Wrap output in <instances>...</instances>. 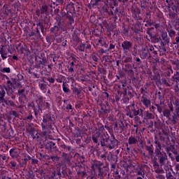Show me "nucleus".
<instances>
[{
	"label": "nucleus",
	"instance_id": "8",
	"mask_svg": "<svg viewBox=\"0 0 179 179\" xmlns=\"http://www.w3.org/2000/svg\"><path fill=\"white\" fill-rule=\"evenodd\" d=\"M144 106H146V107H148V106H149V104H150V101L148 99H145L143 101Z\"/></svg>",
	"mask_w": 179,
	"mask_h": 179
},
{
	"label": "nucleus",
	"instance_id": "1",
	"mask_svg": "<svg viewBox=\"0 0 179 179\" xmlns=\"http://www.w3.org/2000/svg\"><path fill=\"white\" fill-rule=\"evenodd\" d=\"M122 47L125 52H128L131 47H132V44L128 41H124L123 43H122Z\"/></svg>",
	"mask_w": 179,
	"mask_h": 179
},
{
	"label": "nucleus",
	"instance_id": "6",
	"mask_svg": "<svg viewBox=\"0 0 179 179\" xmlns=\"http://www.w3.org/2000/svg\"><path fill=\"white\" fill-rule=\"evenodd\" d=\"M1 71L3 73H10V68L9 67H5V68H3Z\"/></svg>",
	"mask_w": 179,
	"mask_h": 179
},
{
	"label": "nucleus",
	"instance_id": "24",
	"mask_svg": "<svg viewBox=\"0 0 179 179\" xmlns=\"http://www.w3.org/2000/svg\"><path fill=\"white\" fill-rule=\"evenodd\" d=\"M41 89H44V87H43V85H41Z\"/></svg>",
	"mask_w": 179,
	"mask_h": 179
},
{
	"label": "nucleus",
	"instance_id": "19",
	"mask_svg": "<svg viewBox=\"0 0 179 179\" xmlns=\"http://www.w3.org/2000/svg\"><path fill=\"white\" fill-rule=\"evenodd\" d=\"M101 52L102 54H104V52H106V51L104 50V49H101Z\"/></svg>",
	"mask_w": 179,
	"mask_h": 179
},
{
	"label": "nucleus",
	"instance_id": "13",
	"mask_svg": "<svg viewBox=\"0 0 179 179\" xmlns=\"http://www.w3.org/2000/svg\"><path fill=\"white\" fill-rule=\"evenodd\" d=\"M92 141L95 143H97L98 141H97V137L93 136H92Z\"/></svg>",
	"mask_w": 179,
	"mask_h": 179
},
{
	"label": "nucleus",
	"instance_id": "22",
	"mask_svg": "<svg viewBox=\"0 0 179 179\" xmlns=\"http://www.w3.org/2000/svg\"><path fill=\"white\" fill-rule=\"evenodd\" d=\"M136 61H137V62H139V61H141V59L138 58V59H136Z\"/></svg>",
	"mask_w": 179,
	"mask_h": 179
},
{
	"label": "nucleus",
	"instance_id": "27",
	"mask_svg": "<svg viewBox=\"0 0 179 179\" xmlns=\"http://www.w3.org/2000/svg\"><path fill=\"white\" fill-rule=\"evenodd\" d=\"M101 41V40H99V43Z\"/></svg>",
	"mask_w": 179,
	"mask_h": 179
},
{
	"label": "nucleus",
	"instance_id": "17",
	"mask_svg": "<svg viewBox=\"0 0 179 179\" xmlns=\"http://www.w3.org/2000/svg\"><path fill=\"white\" fill-rule=\"evenodd\" d=\"M24 90H22L21 91H19L18 92V93H20V94H22V93H24Z\"/></svg>",
	"mask_w": 179,
	"mask_h": 179
},
{
	"label": "nucleus",
	"instance_id": "18",
	"mask_svg": "<svg viewBox=\"0 0 179 179\" xmlns=\"http://www.w3.org/2000/svg\"><path fill=\"white\" fill-rule=\"evenodd\" d=\"M176 43H179V36L176 38Z\"/></svg>",
	"mask_w": 179,
	"mask_h": 179
},
{
	"label": "nucleus",
	"instance_id": "9",
	"mask_svg": "<svg viewBox=\"0 0 179 179\" xmlns=\"http://www.w3.org/2000/svg\"><path fill=\"white\" fill-rule=\"evenodd\" d=\"M62 87H63V91L64 92V93H68L69 92V87H66V85H65V84L62 85Z\"/></svg>",
	"mask_w": 179,
	"mask_h": 179
},
{
	"label": "nucleus",
	"instance_id": "2",
	"mask_svg": "<svg viewBox=\"0 0 179 179\" xmlns=\"http://www.w3.org/2000/svg\"><path fill=\"white\" fill-rule=\"evenodd\" d=\"M5 90H6V88L4 87H0V101H2V99L5 97Z\"/></svg>",
	"mask_w": 179,
	"mask_h": 179
},
{
	"label": "nucleus",
	"instance_id": "26",
	"mask_svg": "<svg viewBox=\"0 0 179 179\" xmlns=\"http://www.w3.org/2000/svg\"><path fill=\"white\" fill-rule=\"evenodd\" d=\"M120 2H121V1H122V0H118Z\"/></svg>",
	"mask_w": 179,
	"mask_h": 179
},
{
	"label": "nucleus",
	"instance_id": "11",
	"mask_svg": "<svg viewBox=\"0 0 179 179\" xmlns=\"http://www.w3.org/2000/svg\"><path fill=\"white\" fill-rule=\"evenodd\" d=\"M166 156L165 155V157H162L159 159V162L161 164H164V160H166Z\"/></svg>",
	"mask_w": 179,
	"mask_h": 179
},
{
	"label": "nucleus",
	"instance_id": "21",
	"mask_svg": "<svg viewBox=\"0 0 179 179\" xmlns=\"http://www.w3.org/2000/svg\"><path fill=\"white\" fill-rule=\"evenodd\" d=\"M13 59H17V57H16V56H13Z\"/></svg>",
	"mask_w": 179,
	"mask_h": 179
},
{
	"label": "nucleus",
	"instance_id": "14",
	"mask_svg": "<svg viewBox=\"0 0 179 179\" xmlns=\"http://www.w3.org/2000/svg\"><path fill=\"white\" fill-rule=\"evenodd\" d=\"M69 72H73V66H71L69 68Z\"/></svg>",
	"mask_w": 179,
	"mask_h": 179
},
{
	"label": "nucleus",
	"instance_id": "5",
	"mask_svg": "<svg viewBox=\"0 0 179 179\" xmlns=\"http://www.w3.org/2000/svg\"><path fill=\"white\" fill-rule=\"evenodd\" d=\"M138 142V140L135 137H130L129 138V143L130 145H134V143H136Z\"/></svg>",
	"mask_w": 179,
	"mask_h": 179
},
{
	"label": "nucleus",
	"instance_id": "25",
	"mask_svg": "<svg viewBox=\"0 0 179 179\" xmlns=\"http://www.w3.org/2000/svg\"><path fill=\"white\" fill-rule=\"evenodd\" d=\"M177 162H179V159L178 158H177Z\"/></svg>",
	"mask_w": 179,
	"mask_h": 179
},
{
	"label": "nucleus",
	"instance_id": "3",
	"mask_svg": "<svg viewBox=\"0 0 179 179\" xmlns=\"http://www.w3.org/2000/svg\"><path fill=\"white\" fill-rule=\"evenodd\" d=\"M0 54L2 59H6L8 58V52L3 48L0 49Z\"/></svg>",
	"mask_w": 179,
	"mask_h": 179
},
{
	"label": "nucleus",
	"instance_id": "16",
	"mask_svg": "<svg viewBox=\"0 0 179 179\" xmlns=\"http://www.w3.org/2000/svg\"><path fill=\"white\" fill-rule=\"evenodd\" d=\"M148 150H149L150 155H152L153 153V149L149 148Z\"/></svg>",
	"mask_w": 179,
	"mask_h": 179
},
{
	"label": "nucleus",
	"instance_id": "23",
	"mask_svg": "<svg viewBox=\"0 0 179 179\" xmlns=\"http://www.w3.org/2000/svg\"><path fill=\"white\" fill-rule=\"evenodd\" d=\"M71 66H73V62H71Z\"/></svg>",
	"mask_w": 179,
	"mask_h": 179
},
{
	"label": "nucleus",
	"instance_id": "12",
	"mask_svg": "<svg viewBox=\"0 0 179 179\" xmlns=\"http://www.w3.org/2000/svg\"><path fill=\"white\" fill-rule=\"evenodd\" d=\"M48 80L50 82V83H54V82H55V80H54L52 78H48Z\"/></svg>",
	"mask_w": 179,
	"mask_h": 179
},
{
	"label": "nucleus",
	"instance_id": "28",
	"mask_svg": "<svg viewBox=\"0 0 179 179\" xmlns=\"http://www.w3.org/2000/svg\"><path fill=\"white\" fill-rule=\"evenodd\" d=\"M125 1H128V0H125Z\"/></svg>",
	"mask_w": 179,
	"mask_h": 179
},
{
	"label": "nucleus",
	"instance_id": "20",
	"mask_svg": "<svg viewBox=\"0 0 179 179\" xmlns=\"http://www.w3.org/2000/svg\"><path fill=\"white\" fill-rule=\"evenodd\" d=\"M68 108H69V110H72V106H71V105H69Z\"/></svg>",
	"mask_w": 179,
	"mask_h": 179
},
{
	"label": "nucleus",
	"instance_id": "15",
	"mask_svg": "<svg viewBox=\"0 0 179 179\" xmlns=\"http://www.w3.org/2000/svg\"><path fill=\"white\" fill-rule=\"evenodd\" d=\"M115 47V46L114 45L110 44V45L109 50H114Z\"/></svg>",
	"mask_w": 179,
	"mask_h": 179
},
{
	"label": "nucleus",
	"instance_id": "7",
	"mask_svg": "<svg viewBox=\"0 0 179 179\" xmlns=\"http://www.w3.org/2000/svg\"><path fill=\"white\" fill-rule=\"evenodd\" d=\"M16 151L15 149H10V155L12 157H16Z\"/></svg>",
	"mask_w": 179,
	"mask_h": 179
},
{
	"label": "nucleus",
	"instance_id": "4",
	"mask_svg": "<svg viewBox=\"0 0 179 179\" xmlns=\"http://www.w3.org/2000/svg\"><path fill=\"white\" fill-rule=\"evenodd\" d=\"M99 2H100V0H91L90 8H94V6H97Z\"/></svg>",
	"mask_w": 179,
	"mask_h": 179
},
{
	"label": "nucleus",
	"instance_id": "10",
	"mask_svg": "<svg viewBox=\"0 0 179 179\" xmlns=\"http://www.w3.org/2000/svg\"><path fill=\"white\" fill-rule=\"evenodd\" d=\"M41 13H45L47 12V6H43L41 8Z\"/></svg>",
	"mask_w": 179,
	"mask_h": 179
}]
</instances>
